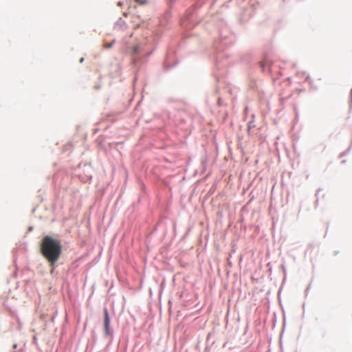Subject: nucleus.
<instances>
[{
	"label": "nucleus",
	"mask_w": 352,
	"mask_h": 352,
	"mask_svg": "<svg viewBox=\"0 0 352 352\" xmlns=\"http://www.w3.org/2000/svg\"><path fill=\"white\" fill-rule=\"evenodd\" d=\"M41 252L43 256L54 265L59 259L61 254L60 243L50 236H45L41 244Z\"/></svg>",
	"instance_id": "nucleus-1"
},
{
	"label": "nucleus",
	"mask_w": 352,
	"mask_h": 352,
	"mask_svg": "<svg viewBox=\"0 0 352 352\" xmlns=\"http://www.w3.org/2000/svg\"><path fill=\"white\" fill-rule=\"evenodd\" d=\"M104 331L105 333L107 335L109 334L110 332V319L108 314V310L107 308L104 309Z\"/></svg>",
	"instance_id": "nucleus-2"
},
{
	"label": "nucleus",
	"mask_w": 352,
	"mask_h": 352,
	"mask_svg": "<svg viewBox=\"0 0 352 352\" xmlns=\"http://www.w3.org/2000/svg\"><path fill=\"white\" fill-rule=\"evenodd\" d=\"M114 43H115V41L113 40L111 43H104L103 45V47L105 48V49L111 48L113 45Z\"/></svg>",
	"instance_id": "nucleus-3"
},
{
	"label": "nucleus",
	"mask_w": 352,
	"mask_h": 352,
	"mask_svg": "<svg viewBox=\"0 0 352 352\" xmlns=\"http://www.w3.org/2000/svg\"><path fill=\"white\" fill-rule=\"evenodd\" d=\"M139 52V46L136 45L133 47V54H138Z\"/></svg>",
	"instance_id": "nucleus-4"
},
{
	"label": "nucleus",
	"mask_w": 352,
	"mask_h": 352,
	"mask_svg": "<svg viewBox=\"0 0 352 352\" xmlns=\"http://www.w3.org/2000/svg\"><path fill=\"white\" fill-rule=\"evenodd\" d=\"M261 66L263 67L264 66V62H262L261 63Z\"/></svg>",
	"instance_id": "nucleus-5"
}]
</instances>
